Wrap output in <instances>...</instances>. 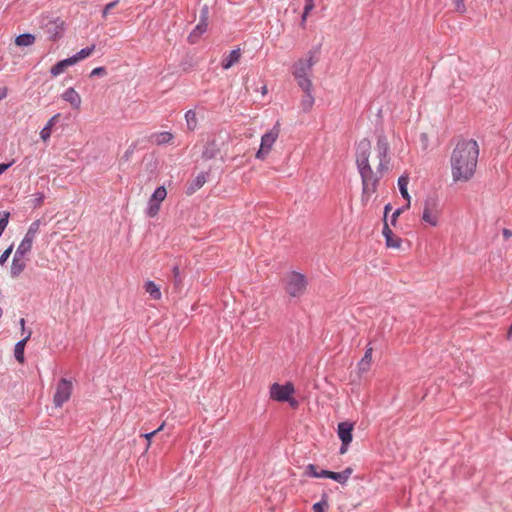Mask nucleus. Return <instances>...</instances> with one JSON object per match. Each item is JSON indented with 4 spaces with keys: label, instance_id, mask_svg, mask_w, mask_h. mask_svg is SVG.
I'll return each mask as SVG.
<instances>
[{
    "label": "nucleus",
    "instance_id": "nucleus-1",
    "mask_svg": "<svg viewBox=\"0 0 512 512\" xmlns=\"http://www.w3.org/2000/svg\"><path fill=\"white\" fill-rule=\"evenodd\" d=\"M479 146L473 139L461 140L451 155L452 177L455 182L470 180L476 170Z\"/></svg>",
    "mask_w": 512,
    "mask_h": 512
},
{
    "label": "nucleus",
    "instance_id": "nucleus-2",
    "mask_svg": "<svg viewBox=\"0 0 512 512\" xmlns=\"http://www.w3.org/2000/svg\"><path fill=\"white\" fill-rule=\"evenodd\" d=\"M371 142L369 139H362L356 148V165L362 181V201L377 191L378 183L383 175L374 172L369 163Z\"/></svg>",
    "mask_w": 512,
    "mask_h": 512
},
{
    "label": "nucleus",
    "instance_id": "nucleus-3",
    "mask_svg": "<svg viewBox=\"0 0 512 512\" xmlns=\"http://www.w3.org/2000/svg\"><path fill=\"white\" fill-rule=\"evenodd\" d=\"M389 143L385 134L381 131L377 134V144L376 151L377 157L379 159V165L377 167V172L380 175H383L385 172L389 170L390 157L388 156L389 152Z\"/></svg>",
    "mask_w": 512,
    "mask_h": 512
},
{
    "label": "nucleus",
    "instance_id": "nucleus-4",
    "mask_svg": "<svg viewBox=\"0 0 512 512\" xmlns=\"http://www.w3.org/2000/svg\"><path fill=\"white\" fill-rule=\"evenodd\" d=\"M321 44L313 47L309 52V58L307 60L300 59L295 64V70L293 72L294 77L308 76V73L312 70L313 65L318 62L317 55L320 54Z\"/></svg>",
    "mask_w": 512,
    "mask_h": 512
},
{
    "label": "nucleus",
    "instance_id": "nucleus-5",
    "mask_svg": "<svg viewBox=\"0 0 512 512\" xmlns=\"http://www.w3.org/2000/svg\"><path fill=\"white\" fill-rule=\"evenodd\" d=\"M307 281L303 274L292 272L286 279V292L292 297L302 295L306 289Z\"/></svg>",
    "mask_w": 512,
    "mask_h": 512
},
{
    "label": "nucleus",
    "instance_id": "nucleus-6",
    "mask_svg": "<svg viewBox=\"0 0 512 512\" xmlns=\"http://www.w3.org/2000/svg\"><path fill=\"white\" fill-rule=\"evenodd\" d=\"M41 28L49 36L51 41H57L63 36L64 21L60 18L42 20Z\"/></svg>",
    "mask_w": 512,
    "mask_h": 512
},
{
    "label": "nucleus",
    "instance_id": "nucleus-7",
    "mask_svg": "<svg viewBox=\"0 0 512 512\" xmlns=\"http://www.w3.org/2000/svg\"><path fill=\"white\" fill-rule=\"evenodd\" d=\"M72 393V382L67 380L66 378L60 379L57 384L56 392L54 394V405L56 407H61L65 402H67Z\"/></svg>",
    "mask_w": 512,
    "mask_h": 512
},
{
    "label": "nucleus",
    "instance_id": "nucleus-8",
    "mask_svg": "<svg viewBox=\"0 0 512 512\" xmlns=\"http://www.w3.org/2000/svg\"><path fill=\"white\" fill-rule=\"evenodd\" d=\"M40 225H41V221L39 219L35 220L34 222L31 223L23 240L21 241L18 248L16 249L18 251L19 255L21 253L27 254L31 251L33 241L35 239L37 232L39 231Z\"/></svg>",
    "mask_w": 512,
    "mask_h": 512
},
{
    "label": "nucleus",
    "instance_id": "nucleus-9",
    "mask_svg": "<svg viewBox=\"0 0 512 512\" xmlns=\"http://www.w3.org/2000/svg\"><path fill=\"white\" fill-rule=\"evenodd\" d=\"M294 393V386L288 382L284 385L274 383L270 387V397L278 402H286L290 400L291 395Z\"/></svg>",
    "mask_w": 512,
    "mask_h": 512
},
{
    "label": "nucleus",
    "instance_id": "nucleus-10",
    "mask_svg": "<svg viewBox=\"0 0 512 512\" xmlns=\"http://www.w3.org/2000/svg\"><path fill=\"white\" fill-rule=\"evenodd\" d=\"M277 137H278V131H276L274 129L265 133L261 138L260 149L256 153V158L264 159L267 156V154L269 153V151H270L272 145L274 144V142L276 141Z\"/></svg>",
    "mask_w": 512,
    "mask_h": 512
},
{
    "label": "nucleus",
    "instance_id": "nucleus-11",
    "mask_svg": "<svg viewBox=\"0 0 512 512\" xmlns=\"http://www.w3.org/2000/svg\"><path fill=\"white\" fill-rule=\"evenodd\" d=\"M223 144L224 140L221 138V136H219L218 138L215 137L213 139H210L204 146L202 158L205 160L215 158L220 153Z\"/></svg>",
    "mask_w": 512,
    "mask_h": 512
},
{
    "label": "nucleus",
    "instance_id": "nucleus-12",
    "mask_svg": "<svg viewBox=\"0 0 512 512\" xmlns=\"http://www.w3.org/2000/svg\"><path fill=\"white\" fill-rule=\"evenodd\" d=\"M352 431L353 423L345 421L338 424L337 433L341 442H343L345 445H349L352 442Z\"/></svg>",
    "mask_w": 512,
    "mask_h": 512
},
{
    "label": "nucleus",
    "instance_id": "nucleus-13",
    "mask_svg": "<svg viewBox=\"0 0 512 512\" xmlns=\"http://www.w3.org/2000/svg\"><path fill=\"white\" fill-rule=\"evenodd\" d=\"M25 253H21L19 255L18 251H15V254L13 256L11 268H10V274L11 277L16 278L18 277L26 268V263L23 260V257L25 256Z\"/></svg>",
    "mask_w": 512,
    "mask_h": 512
},
{
    "label": "nucleus",
    "instance_id": "nucleus-14",
    "mask_svg": "<svg viewBox=\"0 0 512 512\" xmlns=\"http://www.w3.org/2000/svg\"><path fill=\"white\" fill-rule=\"evenodd\" d=\"M435 206L433 199H427L424 205V211L422 215L423 221L429 223L432 226L437 225V215L432 212V208Z\"/></svg>",
    "mask_w": 512,
    "mask_h": 512
},
{
    "label": "nucleus",
    "instance_id": "nucleus-15",
    "mask_svg": "<svg viewBox=\"0 0 512 512\" xmlns=\"http://www.w3.org/2000/svg\"><path fill=\"white\" fill-rule=\"evenodd\" d=\"M171 274H172L171 281L173 282L174 289L177 292H180L183 287V279H184V275L181 270V265L180 264L173 265L171 268Z\"/></svg>",
    "mask_w": 512,
    "mask_h": 512
},
{
    "label": "nucleus",
    "instance_id": "nucleus-16",
    "mask_svg": "<svg viewBox=\"0 0 512 512\" xmlns=\"http://www.w3.org/2000/svg\"><path fill=\"white\" fill-rule=\"evenodd\" d=\"M62 98L68 102L73 108L79 109L81 105V97L74 88H68L63 94Z\"/></svg>",
    "mask_w": 512,
    "mask_h": 512
},
{
    "label": "nucleus",
    "instance_id": "nucleus-17",
    "mask_svg": "<svg viewBox=\"0 0 512 512\" xmlns=\"http://www.w3.org/2000/svg\"><path fill=\"white\" fill-rule=\"evenodd\" d=\"M31 334H32V331L29 330L27 335L21 339L20 341H18L16 344H15V348H14V356H15V359L23 364L24 361H25V358H24V349H25V345L27 343V341L30 339L31 337Z\"/></svg>",
    "mask_w": 512,
    "mask_h": 512
},
{
    "label": "nucleus",
    "instance_id": "nucleus-18",
    "mask_svg": "<svg viewBox=\"0 0 512 512\" xmlns=\"http://www.w3.org/2000/svg\"><path fill=\"white\" fill-rule=\"evenodd\" d=\"M75 62L72 57H68L66 59L58 61L55 65H53L50 69V73L53 77H56L63 73L69 66L74 65Z\"/></svg>",
    "mask_w": 512,
    "mask_h": 512
},
{
    "label": "nucleus",
    "instance_id": "nucleus-19",
    "mask_svg": "<svg viewBox=\"0 0 512 512\" xmlns=\"http://www.w3.org/2000/svg\"><path fill=\"white\" fill-rule=\"evenodd\" d=\"M61 117V114L60 113H57L55 115H53L47 122V124L42 128V130L40 131V137L41 139L46 142L50 137H51V132H52V128L53 126L58 122V120L60 119Z\"/></svg>",
    "mask_w": 512,
    "mask_h": 512
},
{
    "label": "nucleus",
    "instance_id": "nucleus-20",
    "mask_svg": "<svg viewBox=\"0 0 512 512\" xmlns=\"http://www.w3.org/2000/svg\"><path fill=\"white\" fill-rule=\"evenodd\" d=\"M209 172H202L200 173L191 183L190 185L187 187V191L186 193L188 195H191L193 194L194 192H196L198 189L202 188L203 185L206 183L207 181V176H208Z\"/></svg>",
    "mask_w": 512,
    "mask_h": 512
},
{
    "label": "nucleus",
    "instance_id": "nucleus-21",
    "mask_svg": "<svg viewBox=\"0 0 512 512\" xmlns=\"http://www.w3.org/2000/svg\"><path fill=\"white\" fill-rule=\"evenodd\" d=\"M208 22L200 21L188 36V41L194 44L198 41L200 36L207 31Z\"/></svg>",
    "mask_w": 512,
    "mask_h": 512
},
{
    "label": "nucleus",
    "instance_id": "nucleus-22",
    "mask_svg": "<svg viewBox=\"0 0 512 512\" xmlns=\"http://www.w3.org/2000/svg\"><path fill=\"white\" fill-rule=\"evenodd\" d=\"M240 56L241 53L239 48L231 50L229 55L222 61V68H231L235 63L239 61Z\"/></svg>",
    "mask_w": 512,
    "mask_h": 512
},
{
    "label": "nucleus",
    "instance_id": "nucleus-23",
    "mask_svg": "<svg viewBox=\"0 0 512 512\" xmlns=\"http://www.w3.org/2000/svg\"><path fill=\"white\" fill-rule=\"evenodd\" d=\"M372 351L373 349L367 348L364 356L358 363V368L360 373H366L370 369L371 360H372Z\"/></svg>",
    "mask_w": 512,
    "mask_h": 512
},
{
    "label": "nucleus",
    "instance_id": "nucleus-24",
    "mask_svg": "<svg viewBox=\"0 0 512 512\" xmlns=\"http://www.w3.org/2000/svg\"><path fill=\"white\" fill-rule=\"evenodd\" d=\"M408 183H409V177H408L407 174L401 175L399 177V179H398V187H399L400 193H401L402 197L407 202H410L411 201V197H410V195L408 193V190H407Z\"/></svg>",
    "mask_w": 512,
    "mask_h": 512
},
{
    "label": "nucleus",
    "instance_id": "nucleus-25",
    "mask_svg": "<svg viewBox=\"0 0 512 512\" xmlns=\"http://www.w3.org/2000/svg\"><path fill=\"white\" fill-rule=\"evenodd\" d=\"M35 42V36L30 33H23L15 38L17 46H30Z\"/></svg>",
    "mask_w": 512,
    "mask_h": 512
},
{
    "label": "nucleus",
    "instance_id": "nucleus-26",
    "mask_svg": "<svg viewBox=\"0 0 512 512\" xmlns=\"http://www.w3.org/2000/svg\"><path fill=\"white\" fill-rule=\"evenodd\" d=\"M94 50H95V45L92 44L91 46H87V47L81 49L79 52H77L76 54H74L71 57L76 64L80 60H83V59L89 57L93 53Z\"/></svg>",
    "mask_w": 512,
    "mask_h": 512
},
{
    "label": "nucleus",
    "instance_id": "nucleus-27",
    "mask_svg": "<svg viewBox=\"0 0 512 512\" xmlns=\"http://www.w3.org/2000/svg\"><path fill=\"white\" fill-rule=\"evenodd\" d=\"M145 291L155 300L161 298L160 289L153 281H147L145 283Z\"/></svg>",
    "mask_w": 512,
    "mask_h": 512
},
{
    "label": "nucleus",
    "instance_id": "nucleus-28",
    "mask_svg": "<svg viewBox=\"0 0 512 512\" xmlns=\"http://www.w3.org/2000/svg\"><path fill=\"white\" fill-rule=\"evenodd\" d=\"M166 195H167L166 188L164 186H159L158 188L155 189L154 193L152 194V196L150 197L149 200L151 202H156V203L161 204V202L166 198Z\"/></svg>",
    "mask_w": 512,
    "mask_h": 512
},
{
    "label": "nucleus",
    "instance_id": "nucleus-29",
    "mask_svg": "<svg viewBox=\"0 0 512 512\" xmlns=\"http://www.w3.org/2000/svg\"><path fill=\"white\" fill-rule=\"evenodd\" d=\"M304 93L300 106L304 112H308L314 104V97L312 96L311 91Z\"/></svg>",
    "mask_w": 512,
    "mask_h": 512
},
{
    "label": "nucleus",
    "instance_id": "nucleus-30",
    "mask_svg": "<svg viewBox=\"0 0 512 512\" xmlns=\"http://www.w3.org/2000/svg\"><path fill=\"white\" fill-rule=\"evenodd\" d=\"M185 120L188 130L193 131L197 127V118L194 110H188L185 113Z\"/></svg>",
    "mask_w": 512,
    "mask_h": 512
},
{
    "label": "nucleus",
    "instance_id": "nucleus-31",
    "mask_svg": "<svg viewBox=\"0 0 512 512\" xmlns=\"http://www.w3.org/2000/svg\"><path fill=\"white\" fill-rule=\"evenodd\" d=\"M298 86L303 92H309L312 88V82L308 76L295 77Z\"/></svg>",
    "mask_w": 512,
    "mask_h": 512
},
{
    "label": "nucleus",
    "instance_id": "nucleus-32",
    "mask_svg": "<svg viewBox=\"0 0 512 512\" xmlns=\"http://www.w3.org/2000/svg\"><path fill=\"white\" fill-rule=\"evenodd\" d=\"M327 498H328L327 494H323L321 501H319L313 505V511L314 512H326V509L328 508Z\"/></svg>",
    "mask_w": 512,
    "mask_h": 512
},
{
    "label": "nucleus",
    "instance_id": "nucleus-33",
    "mask_svg": "<svg viewBox=\"0 0 512 512\" xmlns=\"http://www.w3.org/2000/svg\"><path fill=\"white\" fill-rule=\"evenodd\" d=\"M385 241H386V246L388 248H400L401 243H402L401 238H399L395 234H392L389 237H387L385 239Z\"/></svg>",
    "mask_w": 512,
    "mask_h": 512
},
{
    "label": "nucleus",
    "instance_id": "nucleus-34",
    "mask_svg": "<svg viewBox=\"0 0 512 512\" xmlns=\"http://www.w3.org/2000/svg\"><path fill=\"white\" fill-rule=\"evenodd\" d=\"M173 135L170 132H161L155 135V142L157 144H165L172 140Z\"/></svg>",
    "mask_w": 512,
    "mask_h": 512
},
{
    "label": "nucleus",
    "instance_id": "nucleus-35",
    "mask_svg": "<svg viewBox=\"0 0 512 512\" xmlns=\"http://www.w3.org/2000/svg\"><path fill=\"white\" fill-rule=\"evenodd\" d=\"M10 213L7 211H0V237L6 229L9 222Z\"/></svg>",
    "mask_w": 512,
    "mask_h": 512
},
{
    "label": "nucleus",
    "instance_id": "nucleus-36",
    "mask_svg": "<svg viewBox=\"0 0 512 512\" xmlns=\"http://www.w3.org/2000/svg\"><path fill=\"white\" fill-rule=\"evenodd\" d=\"M410 208V202H407L406 205L402 206L401 208L396 209L392 216H391V225L395 226L397 223L398 217L407 209Z\"/></svg>",
    "mask_w": 512,
    "mask_h": 512
},
{
    "label": "nucleus",
    "instance_id": "nucleus-37",
    "mask_svg": "<svg viewBox=\"0 0 512 512\" xmlns=\"http://www.w3.org/2000/svg\"><path fill=\"white\" fill-rule=\"evenodd\" d=\"M160 210V204L156 202H151L149 200L148 208H147V215L151 218L155 217Z\"/></svg>",
    "mask_w": 512,
    "mask_h": 512
},
{
    "label": "nucleus",
    "instance_id": "nucleus-38",
    "mask_svg": "<svg viewBox=\"0 0 512 512\" xmlns=\"http://www.w3.org/2000/svg\"><path fill=\"white\" fill-rule=\"evenodd\" d=\"M319 471L317 470V466L314 464H309L306 467L305 474L310 477L318 478Z\"/></svg>",
    "mask_w": 512,
    "mask_h": 512
},
{
    "label": "nucleus",
    "instance_id": "nucleus-39",
    "mask_svg": "<svg viewBox=\"0 0 512 512\" xmlns=\"http://www.w3.org/2000/svg\"><path fill=\"white\" fill-rule=\"evenodd\" d=\"M135 151V145L132 144L128 147V149L125 151V153L122 155L120 162H127L130 160L131 156L133 155Z\"/></svg>",
    "mask_w": 512,
    "mask_h": 512
},
{
    "label": "nucleus",
    "instance_id": "nucleus-40",
    "mask_svg": "<svg viewBox=\"0 0 512 512\" xmlns=\"http://www.w3.org/2000/svg\"><path fill=\"white\" fill-rule=\"evenodd\" d=\"M330 479H332L342 485H344L346 483V481L342 475V472L331 471Z\"/></svg>",
    "mask_w": 512,
    "mask_h": 512
},
{
    "label": "nucleus",
    "instance_id": "nucleus-41",
    "mask_svg": "<svg viewBox=\"0 0 512 512\" xmlns=\"http://www.w3.org/2000/svg\"><path fill=\"white\" fill-rule=\"evenodd\" d=\"M12 250H13V245H10L6 250H4V252L1 254L0 256V264L3 265L7 259L9 258V256L11 255L12 253Z\"/></svg>",
    "mask_w": 512,
    "mask_h": 512
},
{
    "label": "nucleus",
    "instance_id": "nucleus-42",
    "mask_svg": "<svg viewBox=\"0 0 512 512\" xmlns=\"http://www.w3.org/2000/svg\"><path fill=\"white\" fill-rule=\"evenodd\" d=\"M107 72H106V68L105 67H96L94 68L91 73H90V77H94V76H104L106 75Z\"/></svg>",
    "mask_w": 512,
    "mask_h": 512
},
{
    "label": "nucleus",
    "instance_id": "nucleus-43",
    "mask_svg": "<svg viewBox=\"0 0 512 512\" xmlns=\"http://www.w3.org/2000/svg\"><path fill=\"white\" fill-rule=\"evenodd\" d=\"M208 16H209V9H208V6H207V5H204V6L201 8L200 16H199V20H200V21L208 22Z\"/></svg>",
    "mask_w": 512,
    "mask_h": 512
},
{
    "label": "nucleus",
    "instance_id": "nucleus-44",
    "mask_svg": "<svg viewBox=\"0 0 512 512\" xmlns=\"http://www.w3.org/2000/svg\"><path fill=\"white\" fill-rule=\"evenodd\" d=\"M118 2H119L118 0H115V1L108 3L102 11L103 17H106L108 15V13L118 4Z\"/></svg>",
    "mask_w": 512,
    "mask_h": 512
},
{
    "label": "nucleus",
    "instance_id": "nucleus-45",
    "mask_svg": "<svg viewBox=\"0 0 512 512\" xmlns=\"http://www.w3.org/2000/svg\"><path fill=\"white\" fill-rule=\"evenodd\" d=\"M453 2H454V5H455V10L457 12L464 13L466 11L464 0H453Z\"/></svg>",
    "mask_w": 512,
    "mask_h": 512
},
{
    "label": "nucleus",
    "instance_id": "nucleus-46",
    "mask_svg": "<svg viewBox=\"0 0 512 512\" xmlns=\"http://www.w3.org/2000/svg\"><path fill=\"white\" fill-rule=\"evenodd\" d=\"M384 224H383V229H382V234L383 236L385 237V239L387 237H389L390 235L394 234L393 231L390 229L388 223H387V220H383Z\"/></svg>",
    "mask_w": 512,
    "mask_h": 512
},
{
    "label": "nucleus",
    "instance_id": "nucleus-47",
    "mask_svg": "<svg viewBox=\"0 0 512 512\" xmlns=\"http://www.w3.org/2000/svg\"><path fill=\"white\" fill-rule=\"evenodd\" d=\"M164 427V423L159 427L157 428L156 430L152 431V432H149V433H145L142 435V437H144L145 439L148 440V445L150 444V441H151V438L156 434L158 433L160 430H162V428Z\"/></svg>",
    "mask_w": 512,
    "mask_h": 512
},
{
    "label": "nucleus",
    "instance_id": "nucleus-48",
    "mask_svg": "<svg viewBox=\"0 0 512 512\" xmlns=\"http://www.w3.org/2000/svg\"><path fill=\"white\" fill-rule=\"evenodd\" d=\"M35 196H36V197H35V199H34V207H38V206H40V205L43 203V201H44V194H43V193H37Z\"/></svg>",
    "mask_w": 512,
    "mask_h": 512
},
{
    "label": "nucleus",
    "instance_id": "nucleus-49",
    "mask_svg": "<svg viewBox=\"0 0 512 512\" xmlns=\"http://www.w3.org/2000/svg\"><path fill=\"white\" fill-rule=\"evenodd\" d=\"M342 472V475L345 479V481L347 482L349 477L351 476V474L353 473V469L351 467H347L345 468Z\"/></svg>",
    "mask_w": 512,
    "mask_h": 512
},
{
    "label": "nucleus",
    "instance_id": "nucleus-50",
    "mask_svg": "<svg viewBox=\"0 0 512 512\" xmlns=\"http://www.w3.org/2000/svg\"><path fill=\"white\" fill-rule=\"evenodd\" d=\"M314 8V3L313 2H307L306 1V4H305V7H304V14H309Z\"/></svg>",
    "mask_w": 512,
    "mask_h": 512
},
{
    "label": "nucleus",
    "instance_id": "nucleus-51",
    "mask_svg": "<svg viewBox=\"0 0 512 512\" xmlns=\"http://www.w3.org/2000/svg\"><path fill=\"white\" fill-rule=\"evenodd\" d=\"M331 471L322 469L318 473V478H329L330 479Z\"/></svg>",
    "mask_w": 512,
    "mask_h": 512
},
{
    "label": "nucleus",
    "instance_id": "nucleus-52",
    "mask_svg": "<svg viewBox=\"0 0 512 512\" xmlns=\"http://www.w3.org/2000/svg\"><path fill=\"white\" fill-rule=\"evenodd\" d=\"M12 164H13V162H11V163H0V175L2 173H4Z\"/></svg>",
    "mask_w": 512,
    "mask_h": 512
},
{
    "label": "nucleus",
    "instance_id": "nucleus-53",
    "mask_svg": "<svg viewBox=\"0 0 512 512\" xmlns=\"http://www.w3.org/2000/svg\"><path fill=\"white\" fill-rule=\"evenodd\" d=\"M8 89L7 87H0V101L3 100L7 96Z\"/></svg>",
    "mask_w": 512,
    "mask_h": 512
},
{
    "label": "nucleus",
    "instance_id": "nucleus-54",
    "mask_svg": "<svg viewBox=\"0 0 512 512\" xmlns=\"http://www.w3.org/2000/svg\"><path fill=\"white\" fill-rule=\"evenodd\" d=\"M502 234H503L504 238L507 240L512 236V231L507 228H504L502 231Z\"/></svg>",
    "mask_w": 512,
    "mask_h": 512
},
{
    "label": "nucleus",
    "instance_id": "nucleus-55",
    "mask_svg": "<svg viewBox=\"0 0 512 512\" xmlns=\"http://www.w3.org/2000/svg\"><path fill=\"white\" fill-rule=\"evenodd\" d=\"M392 209V206L390 203H388L387 205H385L384 207V219L383 220H387V215H388V212Z\"/></svg>",
    "mask_w": 512,
    "mask_h": 512
},
{
    "label": "nucleus",
    "instance_id": "nucleus-56",
    "mask_svg": "<svg viewBox=\"0 0 512 512\" xmlns=\"http://www.w3.org/2000/svg\"><path fill=\"white\" fill-rule=\"evenodd\" d=\"M348 446H349V445H345V444L342 442L339 453H340V454H345V453L347 452Z\"/></svg>",
    "mask_w": 512,
    "mask_h": 512
},
{
    "label": "nucleus",
    "instance_id": "nucleus-57",
    "mask_svg": "<svg viewBox=\"0 0 512 512\" xmlns=\"http://www.w3.org/2000/svg\"><path fill=\"white\" fill-rule=\"evenodd\" d=\"M288 402H289V404L292 407H297L298 406V402L295 399H292L291 397H290V400Z\"/></svg>",
    "mask_w": 512,
    "mask_h": 512
},
{
    "label": "nucleus",
    "instance_id": "nucleus-58",
    "mask_svg": "<svg viewBox=\"0 0 512 512\" xmlns=\"http://www.w3.org/2000/svg\"><path fill=\"white\" fill-rule=\"evenodd\" d=\"M307 16H308V14H304V12L302 13V16H301V25L302 26L305 24Z\"/></svg>",
    "mask_w": 512,
    "mask_h": 512
},
{
    "label": "nucleus",
    "instance_id": "nucleus-59",
    "mask_svg": "<svg viewBox=\"0 0 512 512\" xmlns=\"http://www.w3.org/2000/svg\"><path fill=\"white\" fill-rule=\"evenodd\" d=\"M19 323L21 325L22 332H25V319L21 318Z\"/></svg>",
    "mask_w": 512,
    "mask_h": 512
},
{
    "label": "nucleus",
    "instance_id": "nucleus-60",
    "mask_svg": "<svg viewBox=\"0 0 512 512\" xmlns=\"http://www.w3.org/2000/svg\"><path fill=\"white\" fill-rule=\"evenodd\" d=\"M262 92L266 93V87L265 86L263 87Z\"/></svg>",
    "mask_w": 512,
    "mask_h": 512
},
{
    "label": "nucleus",
    "instance_id": "nucleus-61",
    "mask_svg": "<svg viewBox=\"0 0 512 512\" xmlns=\"http://www.w3.org/2000/svg\"><path fill=\"white\" fill-rule=\"evenodd\" d=\"M307 2H313L314 0H306Z\"/></svg>",
    "mask_w": 512,
    "mask_h": 512
}]
</instances>
